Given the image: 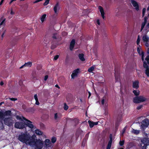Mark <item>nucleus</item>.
Instances as JSON below:
<instances>
[{"instance_id":"10","label":"nucleus","mask_w":149,"mask_h":149,"mask_svg":"<svg viewBox=\"0 0 149 149\" xmlns=\"http://www.w3.org/2000/svg\"><path fill=\"white\" fill-rule=\"evenodd\" d=\"M131 3H132L133 6L135 8V9L138 11L139 10V5L134 0H131Z\"/></svg>"},{"instance_id":"44","label":"nucleus","mask_w":149,"mask_h":149,"mask_svg":"<svg viewBox=\"0 0 149 149\" xmlns=\"http://www.w3.org/2000/svg\"><path fill=\"white\" fill-rule=\"evenodd\" d=\"M43 0H37L35 1L34 2H33L34 3H38V2H39L40 1H42Z\"/></svg>"},{"instance_id":"50","label":"nucleus","mask_w":149,"mask_h":149,"mask_svg":"<svg viewBox=\"0 0 149 149\" xmlns=\"http://www.w3.org/2000/svg\"><path fill=\"white\" fill-rule=\"evenodd\" d=\"M16 0H11L10 2L9 3V4H11L13 1H15Z\"/></svg>"},{"instance_id":"2","label":"nucleus","mask_w":149,"mask_h":149,"mask_svg":"<svg viewBox=\"0 0 149 149\" xmlns=\"http://www.w3.org/2000/svg\"><path fill=\"white\" fill-rule=\"evenodd\" d=\"M16 118L17 119L19 120H25V122H24L25 124L27 126L29 127L31 129H33L34 128V126L32 124V123L30 121L28 120L25 118L23 117H20V116H16Z\"/></svg>"},{"instance_id":"7","label":"nucleus","mask_w":149,"mask_h":149,"mask_svg":"<svg viewBox=\"0 0 149 149\" xmlns=\"http://www.w3.org/2000/svg\"><path fill=\"white\" fill-rule=\"evenodd\" d=\"M15 127L17 128L22 129L25 127V125L23 122H17L15 123Z\"/></svg>"},{"instance_id":"63","label":"nucleus","mask_w":149,"mask_h":149,"mask_svg":"<svg viewBox=\"0 0 149 149\" xmlns=\"http://www.w3.org/2000/svg\"><path fill=\"white\" fill-rule=\"evenodd\" d=\"M147 9L148 10H149V6L148 8Z\"/></svg>"},{"instance_id":"12","label":"nucleus","mask_w":149,"mask_h":149,"mask_svg":"<svg viewBox=\"0 0 149 149\" xmlns=\"http://www.w3.org/2000/svg\"><path fill=\"white\" fill-rule=\"evenodd\" d=\"M141 141L142 143L146 146L149 145V139L144 138L141 140Z\"/></svg>"},{"instance_id":"29","label":"nucleus","mask_w":149,"mask_h":149,"mask_svg":"<svg viewBox=\"0 0 149 149\" xmlns=\"http://www.w3.org/2000/svg\"><path fill=\"white\" fill-rule=\"evenodd\" d=\"M133 93L135 95L138 96L139 95L140 91L139 90H134L133 91Z\"/></svg>"},{"instance_id":"59","label":"nucleus","mask_w":149,"mask_h":149,"mask_svg":"<svg viewBox=\"0 0 149 149\" xmlns=\"http://www.w3.org/2000/svg\"><path fill=\"white\" fill-rule=\"evenodd\" d=\"M51 48L52 49H54V47H53L52 46L51 47Z\"/></svg>"},{"instance_id":"30","label":"nucleus","mask_w":149,"mask_h":149,"mask_svg":"<svg viewBox=\"0 0 149 149\" xmlns=\"http://www.w3.org/2000/svg\"><path fill=\"white\" fill-rule=\"evenodd\" d=\"M94 66H92L88 68V71L89 72H92L93 71V70H94Z\"/></svg>"},{"instance_id":"31","label":"nucleus","mask_w":149,"mask_h":149,"mask_svg":"<svg viewBox=\"0 0 149 149\" xmlns=\"http://www.w3.org/2000/svg\"><path fill=\"white\" fill-rule=\"evenodd\" d=\"M59 114L57 113H56L54 114V118L55 120H57L59 118Z\"/></svg>"},{"instance_id":"48","label":"nucleus","mask_w":149,"mask_h":149,"mask_svg":"<svg viewBox=\"0 0 149 149\" xmlns=\"http://www.w3.org/2000/svg\"><path fill=\"white\" fill-rule=\"evenodd\" d=\"M111 146V145L108 144L107 147V149H110Z\"/></svg>"},{"instance_id":"62","label":"nucleus","mask_w":149,"mask_h":149,"mask_svg":"<svg viewBox=\"0 0 149 149\" xmlns=\"http://www.w3.org/2000/svg\"><path fill=\"white\" fill-rule=\"evenodd\" d=\"M147 26L148 27H149V23H148V24L147 25Z\"/></svg>"},{"instance_id":"24","label":"nucleus","mask_w":149,"mask_h":149,"mask_svg":"<svg viewBox=\"0 0 149 149\" xmlns=\"http://www.w3.org/2000/svg\"><path fill=\"white\" fill-rule=\"evenodd\" d=\"M84 55L83 54H79V57L80 59L82 61H85V59L84 57Z\"/></svg>"},{"instance_id":"23","label":"nucleus","mask_w":149,"mask_h":149,"mask_svg":"<svg viewBox=\"0 0 149 149\" xmlns=\"http://www.w3.org/2000/svg\"><path fill=\"white\" fill-rule=\"evenodd\" d=\"M34 98L36 101L35 103L37 105H39V103L38 100V97L37 94H36L34 95Z\"/></svg>"},{"instance_id":"53","label":"nucleus","mask_w":149,"mask_h":149,"mask_svg":"<svg viewBox=\"0 0 149 149\" xmlns=\"http://www.w3.org/2000/svg\"><path fill=\"white\" fill-rule=\"evenodd\" d=\"M55 86L57 88H58L59 89L60 88V87L58 85V84L56 85Z\"/></svg>"},{"instance_id":"46","label":"nucleus","mask_w":149,"mask_h":149,"mask_svg":"<svg viewBox=\"0 0 149 149\" xmlns=\"http://www.w3.org/2000/svg\"><path fill=\"white\" fill-rule=\"evenodd\" d=\"M147 146H146L144 144V145L142 147V149H146V147Z\"/></svg>"},{"instance_id":"49","label":"nucleus","mask_w":149,"mask_h":149,"mask_svg":"<svg viewBox=\"0 0 149 149\" xmlns=\"http://www.w3.org/2000/svg\"><path fill=\"white\" fill-rule=\"evenodd\" d=\"M112 139H110V140L108 144H109L111 145L112 142Z\"/></svg>"},{"instance_id":"45","label":"nucleus","mask_w":149,"mask_h":149,"mask_svg":"<svg viewBox=\"0 0 149 149\" xmlns=\"http://www.w3.org/2000/svg\"><path fill=\"white\" fill-rule=\"evenodd\" d=\"M9 99L12 101H15L17 100V99L16 98H9Z\"/></svg>"},{"instance_id":"41","label":"nucleus","mask_w":149,"mask_h":149,"mask_svg":"<svg viewBox=\"0 0 149 149\" xmlns=\"http://www.w3.org/2000/svg\"><path fill=\"white\" fill-rule=\"evenodd\" d=\"M49 2L45 1V2L44 3V6H46L49 4Z\"/></svg>"},{"instance_id":"43","label":"nucleus","mask_w":149,"mask_h":149,"mask_svg":"<svg viewBox=\"0 0 149 149\" xmlns=\"http://www.w3.org/2000/svg\"><path fill=\"white\" fill-rule=\"evenodd\" d=\"M104 98L103 97V98H102L101 100V104H102L103 105L104 104Z\"/></svg>"},{"instance_id":"15","label":"nucleus","mask_w":149,"mask_h":149,"mask_svg":"<svg viewBox=\"0 0 149 149\" xmlns=\"http://www.w3.org/2000/svg\"><path fill=\"white\" fill-rule=\"evenodd\" d=\"M139 81H135L133 82V87L134 88H138L139 87Z\"/></svg>"},{"instance_id":"33","label":"nucleus","mask_w":149,"mask_h":149,"mask_svg":"<svg viewBox=\"0 0 149 149\" xmlns=\"http://www.w3.org/2000/svg\"><path fill=\"white\" fill-rule=\"evenodd\" d=\"M140 39L139 36H138V38H137V41H136V43L138 45H139L140 43Z\"/></svg>"},{"instance_id":"61","label":"nucleus","mask_w":149,"mask_h":149,"mask_svg":"<svg viewBox=\"0 0 149 149\" xmlns=\"http://www.w3.org/2000/svg\"><path fill=\"white\" fill-rule=\"evenodd\" d=\"M125 132V130H123V134H123L124 133V132Z\"/></svg>"},{"instance_id":"4","label":"nucleus","mask_w":149,"mask_h":149,"mask_svg":"<svg viewBox=\"0 0 149 149\" xmlns=\"http://www.w3.org/2000/svg\"><path fill=\"white\" fill-rule=\"evenodd\" d=\"M146 100V98L143 96H140L134 97L133 101L134 103H139L145 101Z\"/></svg>"},{"instance_id":"19","label":"nucleus","mask_w":149,"mask_h":149,"mask_svg":"<svg viewBox=\"0 0 149 149\" xmlns=\"http://www.w3.org/2000/svg\"><path fill=\"white\" fill-rule=\"evenodd\" d=\"M35 133L37 135L40 136L42 135V132L38 129H36L34 131Z\"/></svg>"},{"instance_id":"57","label":"nucleus","mask_w":149,"mask_h":149,"mask_svg":"<svg viewBox=\"0 0 149 149\" xmlns=\"http://www.w3.org/2000/svg\"><path fill=\"white\" fill-rule=\"evenodd\" d=\"M147 53L149 54V47L148 48V49L147 50Z\"/></svg>"},{"instance_id":"36","label":"nucleus","mask_w":149,"mask_h":149,"mask_svg":"<svg viewBox=\"0 0 149 149\" xmlns=\"http://www.w3.org/2000/svg\"><path fill=\"white\" fill-rule=\"evenodd\" d=\"M146 8H143L142 11V16L143 17L144 16L145 12L146 11Z\"/></svg>"},{"instance_id":"11","label":"nucleus","mask_w":149,"mask_h":149,"mask_svg":"<svg viewBox=\"0 0 149 149\" xmlns=\"http://www.w3.org/2000/svg\"><path fill=\"white\" fill-rule=\"evenodd\" d=\"M60 8V7L58 3H57L54 7V10L55 14H57L58 13Z\"/></svg>"},{"instance_id":"22","label":"nucleus","mask_w":149,"mask_h":149,"mask_svg":"<svg viewBox=\"0 0 149 149\" xmlns=\"http://www.w3.org/2000/svg\"><path fill=\"white\" fill-rule=\"evenodd\" d=\"M140 131L139 130H135L132 129L131 132L133 134L137 135L139 134Z\"/></svg>"},{"instance_id":"58","label":"nucleus","mask_w":149,"mask_h":149,"mask_svg":"<svg viewBox=\"0 0 149 149\" xmlns=\"http://www.w3.org/2000/svg\"><path fill=\"white\" fill-rule=\"evenodd\" d=\"M88 93H89V96H88V98L91 95V93L90 92H88Z\"/></svg>"},{"instance_id":"64","label":"nucleus","mask_w":149,"mask_h":149,"mask_svg":"<svg viewBox=\"0 0 149 149\" xmlns=\"http://www.w3.org/2000/svg\"><path fill=\"white\" fill-rule=\"evenodd\" d=\"M45 0L49 2L50 0Z\"/></svg>"},{"instance_id":"42","label":"nucleus","mask_w":149,"mask_h":149,"mask_svg":"<svg viewBox=\"0 0 149 149\" xmlns=\"http://www.w3.org/2000/svg\"><path fill=\"white\" fill-rule=\"evenodd\" d=\"M145 42V46L147 47H148L149 46V43L148 42V41Z\"/></svg>"},{"instance_id":"37","label":"nucleus","mask_w":149,"mask_h":149,"mask_svg":"<svg viewBox=\"0 0 149 149\" xmlns=\"http://www.w3.org/2000/svg\"><path fill=\"white\" fill-rule=\"evenodd\" d=\"M124 141H120L119 142V144L121 146H122L124 145Z\"/></svg>"},{"instance_id":"21","label":"nucleus","mask_w":149,"mask_h":149,"mask_svg":"<svg viewBox=\"0 0 149 149\" xmlns=\"http://www.w3.org/2000/svg\"><path fill=\"white\" fill-rule=\"evenodd\" d=\"M144 42H146L148 41L149 40V37L146 35L143 36L142 38Z\"/></svg>"},{"instance_id":"25","label":"nucleus","mask_w":149,"mask_h":149,"mask_svg":"<svg viewBox=\"0 0 149 149\" xmlns=\"http://www.w3.org/2000/svg\"><path fill=\"white\" fill-rule=\"evenodd\" d=\"M46 15L44 14L42 16L40 17V20L42 23H43L45 21V19L46 17Z\"/></svg>"},{"instance_id":"17","label":"nucleus","mask_w":149,"mask_h":149,"mask_svg":"<svg viewBox=\"0 0 149 149\" xmlns=\"http://www.w3.org/2000/svg\"><path fill=\"white\" fill-rule=\"evenodd\" d=\"M3 117L10 116L11 115V111L10 110L7 111L3 113Z\"/></svg>"},{"instance_id":"38","label":"nucleus","mask_w":149,"mask_h":149,"mask_svg":"<svg viewBox=\"0 0 149 149\" xmlns=\"http://www.w3.org/2000/svg\"><path fill=\"white\" fill-rule=\"evenodd\" d=\"M96 23L97 24H98V25H100V20L99 19H96Z\"/></svg>"},{"instance_id":"1","label":"nucleus","mask_w":149,"mask_h":149,"mask_svg":"<svg viewBox=\"0 0 149 149\" xmlns=\"http://www.w3.org/2000/svg\"><path fill=\"white\" fill-rule=\"evenodd\" d=\"M36 136L33 134L31 136L28 133H22L19 135L18 139L21 142L25 143L36 149H41L43 147L44 142L39 139H35Z\"/></svg>"},{"instance_id":"13","label":"nucleus","mask_w":149,"mask_h":149,"mask_svg":"<svg viewBox=\"0 0 149 149\" xmlns=\"http://www.w3.org/2000/svg\"><path fill=\"white\" fill-rule=\"evenodd\" d=\"M45 144L47 147H51L52 146V144L51 143L50 140L49 139H46L45 141Z\"/></svg>"},{"instance_id":"16","label":"nucleus","mask_w":149,"mask_h":149,"mask_svg":"<svg viewBox=\"0 0 149 149\" xmlns=\"http://www.w3.org/2000/svg\"><path fill=\"white\" fill-rule=\"evenodd\" d=\"M88 122L91 127H92L94 125H96L98 124V122H93L90 120H88Z\"/></svg>"},{"instance_id":"3","label":"nucleus","mask_w":149,"mask_h":149,"mask_svg":"<svg viewBox=\"0 0 149 149\" xmlns=\"http://www.w3.org/2000/svg\"><path fill=\"white\" fill-rule=\"evenodd\" d=\"M141 46L140 45H139L137 48V51L138 54L140 55H141V59L143 62L144 63V61H146L147 62V63L149 64V56H147V57L145 58V60H144V52L142 51L141 52Z\"/></svg>"},{"instance_id":"18","label":"nucleus","mask_w":149,"mask_h":149,"mask_svg":"<svg viewBox=\"0 0 149 149\" xmlns=\"http://www.w3.org/2000/svg\"><path fill=\"white\" fill-rule=\"evenodd\" d=\"M75 44V40H72L70 42V50H72L73 49Z\"/></svg>"},{"instance_id":"26","label":"nucleus","mask_w":149,"mask_h":149,"mask_svg":"<svg viewBox=\"0 0 149 149\" xmlns=\"http://www.w3.org/2000/svg\"><path fill=\"white\" fill-rule=\"evenodd\" d=\"M1 30L3 31V32L1 35V36L2 38H3L4 36V35L6 32V28H5L4 27H3L2 28Z\"/></svg>"},{"instance_id":"14","label":"nucleus","mask_w":149,"mask_h":149,"mask_svg":"<svg viewBox=\"0 0 149 149\" xmlns=\"http://www.w3.org/2000/svg\"><path fill=\"white\" fill-rule=\"evenodd\" d=\"M98 9L100 12L102 17L103 19H104L105 18V16L104 15V13L103 8L101 6H99L98 7Z\"/></svg>"},{"instance_id":"5","label":"nucleus","mask_w":149,"mask_h":149,"mask_svg":"<svg viewBox=\"0 0 149 149\" xmlns=\"http://www.w3.org/2000/svg\"><path fill=\"white\" fill-rule=\"evenodd\" d=\"M3 121L5 124L9 126L13 125V123L12 118L11 117L5 118L3 119Z\"/></svg>"},{"instance_id":"9","label":"nucleus","mask_w":149,"mask_h":149,"mask_svg":"<svg viewBox=\"0 0 149 149\" xmlns=\"http://www.w3.org/2000/svg\"><path fill=\"white\" fill-rule=\"evenodd\" d=\"M147 63V62L146 61H144L143 66L144 68L146 69L145 72L146 74L149 77V66L148 67Z\"/></svg>"},{"instance_id":"56","label":"nucleus","mask_w":149,"mask_h":149,"mask_svg":"<svg viewBox=\"0 0 149 149\" xmlns=\"http://www.w3.org/2000/svg\"><path fill=\"white\" fill-rule=\"evenodd\" d=\"M3 82H2V81H1V82H0V85L1 86H2L3 85Z\"/></svg>"},{"instance_id":"28","label":"nucleus","mask_w":149,"mask_h":149,"mask_svg":"<svg viewBox=\"0 0 149 149\" xmlns=\"http://www.w3.org/2000/svg\"><path fill=\"white\" fill-rule=\"evenodd\" d=\"M5 19H4L1 21V19L0 18V28H1V25H5Z\"/></svg>"},{"instance_id":"40","label":"nucleus","mask_w":149,"mask_h":149,"mask_svg":"<svg viewBox=\"0 0 149 149\" xmlns=\"http://www.w3.org/2000/svg\"><path fill=\"white\" fill-rule=\"evenodd\" d=\"M58 57L59 56L58 55H56L54 57V60H56L58 58Z\"/></svg>"},{"instance_id":"54","label":"nucleus","mask_w":149,"mask_h":149,"mask_svg":"<svg viewBox=\"0 0 149 149\" xmlns=\"http://www.w3.org/2000/svg\"><path fill=\"white\" fill-rule=\"evenodd\" d=\"M25 67V65H24H24H22L21 67H20V68L21 69V68H23L24 67Z\"/></svg>"},{"instance_id":"51","label":"nucleus","mask_w":149,"mask_h":149,"mask_svg":"<svg viewBox=\"0 0 149 149\" xmlns=\"http://www.w3.org/2000/svg\"><path fill=\"white\" fill-rule=\"evenodd\" d=\"M15 14V13L14 12H13L12 10V9L11 10V12H10V14L12 15H14V14Z\"/></svg>"},{"instance_id":"20","label":"nucleus","mask_w":149,"mask_h":149,"mask_svg":"<svg viewBox=\"0 0 149 149\" xmlns=\"http://www.w3.org/2000/svg\"><path fill=\"white\" fill-rule=\"evenodd\" d=\"M147 22V19L145 17L144 18V20L143 22L141 25V31H142V30L143 29V28H144V27L146 24Z\"/></svg>"},{"instance_id":"6","label":"nucleus","mask_w":149,"mask_h":149,"mask_svg":"<svg viewBox=\"0 0 149 149\" xmlns=\"http://www.w3.org/2000/svg\"><path fill=\"white\" fill-rule=\"evenodd\" d=\"M141 125L140 126L141 129L144 130L149 125V120L145 119L143 120L141 123Z\"/></svg>"},{"instance_id":"55","label":"nucleus","mask_w":149,"mask_h":149,"mask_svg":"<svg viewBox=\"0 0 149 149\" xmlns=\"http://www.w3.org/2000/svg\"><path fill=\"white\" fill-rule=\"evenodd\" d=\"M110 139H112V134H110Z\"/></svg>"},{"instance_id":"8","label":"nucleus","mask_w":149,"mask_h":149,"mask_svg":"<svg viewBox=\"0 0 149 149\" xmlns=\"http://www.w3.org/2000/svg\"><path fill=\"white\" fill-rule=\"evenodd\" d=\"M79 69L78 68L74 70L73 71L72 74L71 75L72 78L74 79L75 77H77L79 72Z\"/></svg>"},{"instance_id":"60","label":"nucleus","mask_w":149,"mask_h":149,"mask_svg":"<svg viewBox=\"0 0 149 149\" xmlns=\"http://www.w3.org/2000/svg\"><path fill=\"white\" fill-rule=\"evenodd\" d=\"M3 103H4V102H2L0 103V106Z\"/></svg>"},{"instance_id":"47","label":"nucleus","mask_w":149,"mask_h":149,"mask_svg":"<svg viewBox=\"0 0 149 149\" xmlns=\"http://www.w3.org/2000/svg\"><path fill=\"white\" fill-rule=\"evenodd\" d=\"M48 76L47 75H46L45 77V78H44L45 81H46L48 79Z\"/></svg>"},{"instance_id":"52","label":"nucleus","mask_w":149,"mask_h":149,"mask_svg":"<svg viewBox=\"0 0 149 149\" xmlns=\"http://www.w3.org/2000/svg\"><path fill=\"white\" fill-rule=\"evenodd\" d=\"M4 0H1L0 3V6H1Z\"/></svg>"},{"instance_id":"34","label":"nucleus","mask_w":149,"mask_h":149,"mask_svg":"<svg viewBox=\"0 0 149 149\" xmlns=\"http://www.w3.org/2000/svg\"><path fill=\"white\" fill-rule=\"evenodd\" d=\"M3 118V113L1 111H0V119Z\"/></svg>"},{"instance_id":"35","label":"nucleus","mask_w":149,"mask_h":149,"mask_svg":"<svg viewBox=\"0 0 149 149\" xmlns=\"http://www.w3.org/2000/svg\"><path fill=\"white\" fill-rule=\"evenodd\" d=\"M64 105V109L65 110H66L68 109V105H66V104L65 103Z\"/></svg>"},{"instance_id":"39","label":"nucleus","mask_w":149,"mask_h":149,"mask_svg":"<svg viewBox=\"0 0 149 149\" xmlns=\"http://www.w3.org/2000/svg\"><path fill=\"white\" fill-rule=\"evenodd\" d=\"M143 107L142 105H140L137 107V109L138 110L141 109Z\"/></svg>"},{"instance_id":"27","label":"nucleus","mask_w":149,"mask_h":149,"mask_svg":"<svg viewBox=\"0 0 149 149\" xmlns=\"http://www.w3.org/2000/svg\"><path fill=\"white\" fill-rule=\"evenodd\" d=\"M32 65V63L31 62H29L24 64L25 67H30Z\"/></svg>"},{"instance_id":"32","label":"nucleus","mask_w":149,"mask_h":149,"mask_svg":"<svg viewBox=\"0 0 149 149\" xmlns=\"http://www.w3.org/2000/svg\"><path fill=\"white\" fill-rule=\"evenodd\" d=\"M56 139L55 137H53L51 140L52 142L53 143H54L56 142Z\"/></svg>"}]
</instances>
